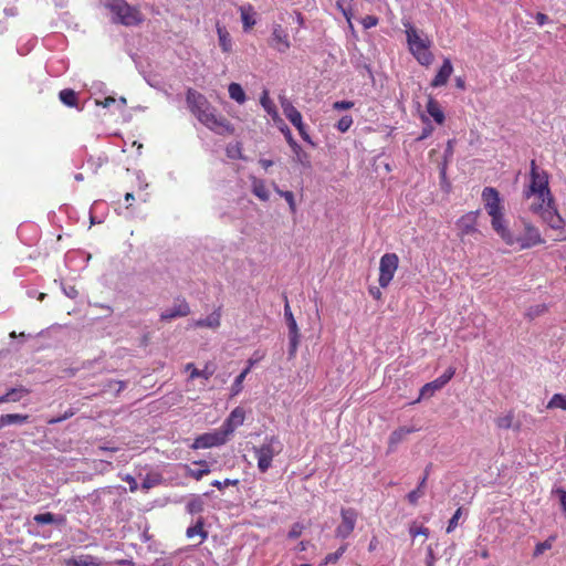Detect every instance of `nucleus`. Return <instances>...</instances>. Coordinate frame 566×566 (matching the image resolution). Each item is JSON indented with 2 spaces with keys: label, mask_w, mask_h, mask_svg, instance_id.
Wrapping results in <instances>:
<instances>
[{
  "label": "nucleus",
  "mask_w": 566,
  "mask_h": 566,
  "mask_svg": "<svg viewBox=\"0 0 566 566\" xmlns=\"http://www.w3.org/2000/svg\"><path fill=\"white\" fill-rule=\"evenodd\" d=\"M186 103L189 111L209 129L218 134L232 133L233 129L229 120L216 114V108L203 94L190 87L186 93Z\"/></svg>",
  "instance_id": "obj_1"
},
{
  "label": "nucleus",
  "mask_w": 566,
  "mask_h": 566,
  "mask_svg": "<svg viewBox=\"0 0 566 566\" xmlns=\"http://www.w3.org/2000/svg\"><path fill=\"white\" fill-rule=\"evenodd\" d=\"M403 25L407 28L406 38L410 53L419 64L430 65L433 61V54L429 50L431 42L428 39H422L412 24L405 23Z\"/></svg>",
  "instance_id": "obj_2"
},
{
  "label": "nucleus",
  "mask_w": 566,
  "mask_h": 566,
  "mask_svg": "<svg viewBox=\"0 0 566 566\" xmlns=\"http://www.w3.org/2000/svg\"><path fill=\"white\" fill-rule=\"evenodd\" d=\"M531 184L528 189L525 190V197L537 196L541 202L548 200V203L554 202V197L548 186V174L539 169L535 160L531 161Z\"/></svg>",
  "instance_id": "obj_3"
},
{
  "label": "nucleus",
  "mask_w": 566,
  "mask_h": 566,
  "mask_svg": "<svg viewBox=\"0 0 566 566\" xmlns=\"http://www.w3.org/2000/svg\"><path fill=\"white\" fill-rule=\"evenodd\" d=\"M103 4L109 9L116 18L114 22L120 23L125 27L138 25L144 21L140 11L129 6L125 0H101Z\"/></svg>",
  "instance_id": "obj_4"
},
{
  "label": "nucleus",
  "mask_w": 566,
  "mask_h": 566,
  "mask_svg": "<svg viewBox=\"0 0 566 566\" xmlns=\"http://www.w3.org/2000/svg\"><path fill=\"white\" fill-rule=\"evenodd\" d=\"M281 451L282 444L276 436H268L262 446L253 447L259 471L265 473L271 468L273 458Z\"/></svg>",
  "instance_id": "obj_5"
},
{
  "label": "nucleus",
  "mask_w": 566,
  "mask_h": 566,
  "mask_svg": "<svg viewBox=\"0 0 566 566\" xmlns=\"http://www.w3.org/2000/svg\"><path fill=\"white\" fill-rule=\"evenodd\" d=\"M531 210L539 214L542 220L553 230H560L565 226V220L558 213L555 201L553 203H548V200L538 202L533 205Z\"/></svg>",
  "instance_id": "obj_6"
},
{
  "label": "nucleus",
  "mask_w": 566,
  "mask_h": 566,
  "mask_svg": "<svg viewBox=\"0 0 566 566\" xmlns=\"http://www.w3.org/2000/svg\"><path fill=\"white\" fill-rule=\"evenodd\" d=\"M281 106L283 109V114L291 122L293 126L296 127L298 134L302 139L315 147L316 144L312 140L311 136L307 133V127L302 120V114L297 111V108L286 98H281Z\"/></svg>",
  "instance_id": "obj_7"
},
{
  "label": "nucleus",
  "mask_w": 566,
  "mask_h": 566,
  "mask_svg": "<svg viewBox=\"0 0 566 566\" xmlns=\"http://www.w3.org/2000/svg\"><path fill=\"white\" fill-rule=\"evenodd\" d=\"M523 224L524 232L520 235L512 233V242L509 245L518 244L521 250H525L545 243L539 230L535 226L526 221H524Z\"/></svg>",
  "instance_id": "obj_8"
},
{
  "label": "nucleus",
  "mask_w": 566,
  "mask_h": 566,
  "mask_svg": "<svg viewBox=\"0 0 566 566\" xmlns=\"http://www.w3.org/2000/svg\"><path fill=\"white\" fill-rule=\"evenodd\" d=\"M399 263L396 253H385L379 262V279L378 283L381 287H387L391 282Z\"/></svg>",
  "instance_id": "obj_9"
},
{
  "label": "nucleus",
  "mask_w": 566,
  "mask_h": 566,
  "mask_svg": "<svg viewBox=\"0 0 566 566\" xmlns=\"http://www.w3.org/2000/svg\"><path fill=\"white\" fill-rule=\"evenodd\" d=\"M340 516L342 522L335 530V536L337 538L345 539L353 533L355 528L357 512L353 507H343L340 510Z\"/></svg>",
  "instance_id": "obj_10"
},
{
  "label": "nucleus",
  "mask_w": 566,
  "mask_h": 566,
  "mask_svg": "<svg viewBox=\"0 0 566 566\" xmlns=\"http://www.w3.org/2000/svg\"><path fill=\"white\" fill-rule=\"evenodd\" d=\"M227 437L228 434L222 429L220 431L203 433L195 439L193 443L191 444V448L207 449L218 447L226 443Z\"/></svg>",
  "instance_id": "obj_11"
},
{
  "label": "nucleus",
  "mask_w": 566,
  "mask_h": 566,
  "mask_svg": "<svg viewBox=\"0 0 566 566\" xmlns=\"http://www.w3.org/2000/svg\"><path fill=\"white\" fill-rule=\"evenodd\" d=\"M454 374V367L450 366L449 368H447L441 376L422 386V388L420 389V398L432 397L436 391L442 389L452 379Z\"/></svg>",
  "instance_id": "obj_12"
},
{
  "label": "nucleus",
  "mask_w": 566,
  "mask_h": 566,
  "mask_svg": "<svg viewBox=\"0 0 566 566\" xmlns=\"http://www.w3.org/2000/svg\"><path fill=\"white\" fill-rule=\"evenodd\" d=\"M269 45L280 53H285L290 46L289 34L281 24H273L272 33L268 41Z\"/></svg>",
  "instance_id": "obj_13"
},
{
  "label": "nucleus",
  "mask_w": 566,
  "mask_h": 566,
  "mask_svg": "<svg viewBox=\"0 0 566 566\" xmlns=\"http://www.w3.org/2000/svg\"><path fill=\"white\" fill-rule=\"evenodd\" d=\"M190 314L189 304L186 300L177 298L174 305L170 308L165 310L160 314V319L168 322L178 317H185Z\"/></svg>",
  "instance_id": "obj_14"
},
{
  "label": "nucleus",
  "mask_w": 566,
  "mask_h": 566,
  "mask_svg": "<svg viewBox=\"0 0 566 566\" xmlns=\"http://www.w3.org/2000/svg\"><path fill=\"white\" fill-rule=\"evenodd\" d=\"M482 199L490 216L502 211L499 191L495 188L485 187L482 191Z\"/></svg>",
  "instance_id": "obj_15"
},
{
  "label": "nucleus",
  "mask_w": 566,
  "mask_h": 566,
  "mask_svg": "<svg viewBox=\"0 0 566 566\" xmlns=\"http://www.w3.org/2000/svg\"><path fill=\"white\" fill-rule=\"evenodd\" d=\"M480 211H470L467 214L462 216L457 221V227L460 231L461 235H469L478 232L476 229V220Z\"/></svg>",
  "instance_id": "obj_16"
},
{
  "label": "nucleus",
  "mask_w": 566,
  "mask_h": 566,
  "mask_svg": "<svg viewBox=\"0 0 566 566\" xmlns=\"http://www.w3.org/2000/svg\"><path fill=\"white\" fill-rule=\"evenodd\" d=\"M244 409L242 407H235L230 412L229 417L226 419L221 428L227 434H230L234 431L237 427L241 426L244 422Z\"/></svg>",
  "instance_id": "obj_17"
},
{
  "label": "nucleus",
  "mask_w": 566,
  "mask_h": 566,
  "mask_svg": "<svg viewBox=\"0 0 566 566\" xmlns=\"http://www.w3.org/2000/svg\"><path fill=\"white\" fill-rule=\"evenodd\" d=\"M491 224L494 231L502 238V240L510 244L512 242V232L505 227L503 212L491 214Z\"/></svg>",
  "instance_id": "obj_18"
},
{
  "label": "nucleus",
  "mask_w": 566,
  "mask_h": 566,
  "mask_svg": "<svg viewBox=\"0 0 566 566\" xmlns=\"http://www.w3.org/2000/svg\"><path fill=\"white\" fill-rule=\"evenodd\" d=\"M431 469H432V463L427 464V467L424 468V471H423V475L420 479L417 488L407 494V500L410 504L416 505L418 503V500L421 496H423L424 488L427 484V480L430 475Z\"/></svg>",
  "instance_id": "obj_19"
},
{
  "label": "nucleus",
  "mask_w": 566,
  "mask_h": 566,
  "mask_svg": "<svg viewBox=\"0 0 566 566\" xmlns=\"http://www.w3.org/2000/svg\"><path fill=\"white\" fill-rule=\"evenodd\" d=\"M453 72L452 63L449 59H444L442 65L440 66L438 73L431 81L432 87H440L448 83L449 77Z\"/></svg>",
  "instance_id": "obj_20"
},
{
  "label": "nucleus",
  "mask_w": 566,
  "mask_h": 566,
  "mask_svg": "<svg viewBox=\"0 0 566 566\" xmlns=\"http://www.w3.org/2000/svg\"><path fill=\"white\" fill-rule=\"evenodd\" d=\"M33 521L39 525L54 524L57 526H64L66 524L65 515L54 514L51 512L36 514L33 516Z\"/></svg>",
  "instance_id": "obj_21"
},
{
  "label": "nucleus",
  "mask_w": 566,
  "mask_h": 566,
  "mask_svg": "<svg viewBox=\"0 0 566 566\" xmlns=\"http://www.w3.org/2000/svg\"><path fill=\"white\" fill-rule=\"evenodd\" d=\"M65 566H102V562L92 555H77L65 559Z\"/></svg>",
  "instance_id": "obj_22"
},
{
  "label": "nucleus",
  "mask_w": 566,
  "mask_h": 566,
  "mask_svg": "<svg viewBox=\"0 0 566 566\" xmlns=\"http://www.w3.org/2000/svg\"><path fill=\"white\" fill-rule=\"evenodd\" d=\"M29 394L30 389L25 388L24 386H17L9 389L4 395L0 396V403L20 401L24 396Z\"/></svg>",
  "instance_id": "obj_23"
},
{
  "label": "nucleus",
  "mask_w": 566,
  "mask_h": 566,
  "mask_svg": "<svg viewBox=\"0 0 566 566\" xmlns=\"http://www.w3.org/2000/svg\"><path fill=\"white\" fill-rule=\"evenodd\" d=\"M426 108L437 124L441 125L444 123L446 116L438 101L430 96Z\"/></svg>",
  "instance_id": "obj_24"
},
{
  "label": "nucleus",
  "mask_w": 566,
  "mask_h": 566,
  "mask_svg": "<svg viewBox=\"0 0 566 566\" xmlns=\"http://www.w3.org/2000/svg\"><path fill=\"white\" fill-rule=\"evenodd\" d=\"M60 101L67 107H74L82 111L83 107L78 106V94L72 88H64L59 93Z\"/></svg>",
  "instance_id": "obj_25"
},
{
  "label": "nucleus",
  "mask_w": 566,
  "mask_h": 566,
  "mask_svg": "<svg viewBox=\"0 0 566 566\" xmlns=\"http://www.w3.org/2000/svg\"><path fill=\"white\" fill-rule=\"evenodd\" d=\"M29 416L28 415H21V413H6L0 416V429L7 426L11 424H24L29 422Z\"/></svg>",
  "instance_id": "obj_26"
},
{
  "label": "nucleus",
  "mask_w": 566,
  "mask_h": 566,
  "mask_svg": "<svg viewBox=\"0 0 566 566\" xmlns=\"http://www.w3.org/2000/svg\"><path fill=\"white\" fill-rule=\"evenodd\" d=\"M205 525V518L202 516H199L195 523V525H191L187 528L186 535L188 538H192L196 535H199L201 537V541L199 544H201L205 539L208 537V532L203 530Z\"/></svg>",
  "instance_id": "obj_27"
},
{
  "label": "nucleus",
  "mask_w": 566,
  "mask_h": 566,
  "mask_svg": "<svg viewBox=\"0 0 566 566\" xmlns=\"http://www.w3.org/2000/svg\"><path fill=\"white\" fill-rule=\"evenodd\" d=\"M241 21L244 31L250 30L255 24V12L251 4L240 7Z\"/></svg>",
  "instance_id": "obj_28"
},
{
  "label": "nucleus",
  "mask_w": 566,
  "mask_h": 566,
  "mask_svg": "<svg viewBox=\"0 0 566 566\" xmlns=\"http://www.w3.org/2000/svg\"><path fill=\"white\" fill-rule=\"evenodd\" d=\"M284 318L289 328V335L300 334L297 323L293 316L287 298L285 297L284 304Z\"/></svg>",
  "instance_id": "obj_29"
},
{
  "label": "nucleus",
  "mask_w": 566,
  "mask_h": 566,
  "mask_svg": "<svg viewBox=\"0 0 566 566\" xmlns=\"http://www.w3.org/2000/svg\"><path fill=\"white\" fill-rule=\"evenodd\" d=\"M193 464L200 465L201 469L193 470V469L187 468V473H186L187 476H190V478L199 481L205 475L210 473V468H209V465H208L206 460L196 461V462H193Z\"/></svg>",
  "instance_id": "obj_30"
},
{
  "label": "nucleus",
  "mask_w": 566,
  "mask_h": 566,
  "mask_svg": "<svg viewBox=\"0 0 566 566\" xmlns=\"http://www.w3.org/2000/svg\"><path fill=\"white\" fill-rule=\"evenodd\" d=\"M217 32L221 50L226 53L230 52L232 50V41L229 32L226 30V28L221 27L217 28Z\"/></svg>",
  "instance_id": "obj_31"
},
{
  "label": "nucleus",
  "mask_w": 566,
  "mask_h": 566,
  "mask_svg": "<svg viewBox=\"0 0 566 566\" xmlns=\"http://www.w3.org/2000/svg\"><path fill=\"white\" fill-rule=\"evenodd\" d=\"M229 96L239 104H243L247 99V95L242 86L238 83H231L228 87Z\"/></svg>",
  "instance_id": "obj_32"
},
{
  "label": "nucleus",
  "mask_w": 566,
  "mask_h": 566,
  "mask_svg": "<svg viewBox=\"0 0 566 566\" xmlns=\"http://www.w3.org/2000/svg\"><path fill=\"white\" fill-rule=\"evenodd\" d=\"M205 509V502L201 496L195 495L186 505V511L191 514H200Z\"/></svg>",
  "instance_id": "obj_33"
},
{
  "label": "nucleus",
  "mask_w": 566,
  "mask_h": 566,
  "mask_svg": "<svg viewBox=\"0 0 566 566\" xmlns=\"http://www.w3.org/2000/svg\"><path fill=\"white\" fill-rule=\"evenodd\" d=\"M252 192L262 201L269 200V191L263 180L255 179L252 185Z\"/></svg>",
  "instance_id": "obj_34"
},
{
  "label": "nucleus",
  "mask_w": 566,
  "mask_h": 566,
  "mask_svg": "<svg viewBox=\"0 0 566 566\" xmlns=\"http://www.w3.org/2000/svg\"><path fill=\"white\" fill-rule=\"evenodd\" d=\"M250 373V366H248L245 369H243L234 379L233 384L231 385V395L237 396L239 392H241L243 388V381L247 377V375Z\"/></svg>",
  "instance_id": "obj_35"
},
{
  "label": "nucleus",
  "mask_w": 566,
  "mask_h": 566,
  "mask_svg": "<svg viewBox=\"0 0 566 566\" xmlns=\"http://www.w3.org/2000/svg\"><path fill=\"white\" fill-rule=\"evenodd\" d=\"M292 151L294 153V155L296 156V160L305 166V167H310L311 165V160H310V155L304 151L302 149V147L296 143V146H290Z\"/></svg>",
  "instance_id": "obj_36"
},
{
  "label": "nucleus",
  "mask_w": 566,
  "mask_h": 566,
  "mask_svg": "<svg viewBox=\"0 0 566 566\" xmlns=\"http://www.w3.org/2000/svg\"><path fill=\"white\" fill-rule=\"evenodd\" d=\"M559 408L566 410V396L563 394H554L547 403V409Z\"/></svg>",
  "instance_id": "obj_37"
},
{
  "label": "nucleus",
  "mask_w": 566,
  "mask_h": 566,
  "mask_svg": "<svg viewBox=\"0 0 566 566\" xmlns=\"http://www.w3.org/2000/svg\"><path fill=\"white\" fill-rule=\"evenodd\" d=\"M412 432V429H409V428H406V427H401L395 431L391 432L390 437H389V443L391 446L394 444H397L399 442L402 441V439L408 434Z\"/></svg>",
  "instance_id": "obj_38"
},
{
  "label": "nucleus",
  "mask_w": 566,
  "mask_h": 566,
  "mask_svg": "<svg viewBox=\"0 0 566 566\" xmlns=\"http://www.w3.org/2000/svg\"><path fill=\"white\" fill-rule=\"evenodd\" d=\"M260 102H261V105L263 106V108L266 111L268 114H270V115H277L275 105L270 99L266 91L263 92V95L261 96Z\"/></svg>",
  "instance_id": "obj_39"
},
{
  "label": "nucleus",
  "mask_w": 566,
  "mask_h": 566,
  "mask_svg": "<svg viewBox=\"0 0 566 566\" xmlns=\"http://www.w3.org/2000/svg\"><path fill=\"white\" fill-rule=\"evenodd\" d=\"M161 481V478L160 475L158 474H147L144 479H143V482H142V489L143 490H149L154 486H156L157 484H159Z\"/></svg>",
  "instance_id": "obj_40"
},
{
  "label": "nucleus",
  "mask_w": 566,
  "mask_h": 566,
  "mask_svg": "<svg viewBox=\"0 0 566 566\" xmlns=\"http://www.w3.org/2000/svg\"><path fill=\"white\" fill-rule=\"evenodd\" d=\"M554 539H555V537L551 536L546 541L537 543L535 546L533 556L537 557V556L542 555L545 551L551 549Z\"/></svg>",
  "instance_id": "obj_41"
},
{
  "label": "nucleus",
  "mask_w": 566,
  "mask_h": 566,
  "mask_svg": "<svg viewBox=\"0 0 566 566\" xmlns=\"http://www.w3.org/2000/svg\"><path fill=\"white\" fill-rule=\"evenodd\" d=\"M77 409L75 408H69L66 411H64L63 415L59 416V417H54V418H51L46 421L48 424H56V423H60L64 420H67L70 419L71 417H73L75 413H76Z\"/></svg>",
  "instance_id": "obj_42"
},
{
  "label": "nucleus",
  "mask_w": 566,
  "mask_h": 566,
  "mask_svg": "<svg viewBox=\"0 0 566 566\" xmlns=\"http://www.w3.org/2000/svg\"><path fill=\"white\" fill-rule=\"evenodd\" d=\"M354 120H353V117L350 115H344L343 117H340V119L337 122V124L335 125V127L340 132V133H346L353 125Z\"/></svg>",
  "instance_id": "obj_43"
},
{
  "label": "nucleus",
  "mask_w": 566,
  "mask_h": 566,
  "mask_svg": "<svg viewBox=\"0 0 566 566\" xmlns=\"http://www.w3.org/2000/svg\"><path fill=\"white\" fill-rule=\"evenodd\" d=\"M300 334H293L289 335V355L290 357H293L297 350L298 343H300Z\"/></svg>",
  "instance_id": "obj_44"
},
{
  "label": "nucleus",
  "mask_w": 566,
  "mask_h": 566,
  "mask_svg": "<svg viewBox=\"0 0 566 566\" xmlns=\"http://www.w3.org/2000/svg\"><path fill=\"white\" fill-rule=\"evenodd\" d=\"M345 549H346V547L342 546L335 553H331V554L326 555L322 565H327V564L337 562V559L344 554Z\"/></svg>",
  "instance_id": "obj_45"
},
{
  "label": "nucleus",
  "mask_w": 566,
  "mask_h": 566,
  "mask_svg": "<svg viewBox=\"0 0 566 566\" xmlns=\"http://www.w3.org/2000/svg\"><path fill=\"white\" fill-rule=\"evenodd\" d=\"M240 483L238 479H226L224 481L214 480L211 482V485L217 488L218 490H222L226 486H235Z\"/></svg>",
  "instance_id": "obj_46"
},
{
  "label": "nucleus",
  "mask_w": 566,
  "mask_h": 566,
  "mask_svg": "<svg viewBox=\"0 0 566 566\" xmlns=\"http://www.w3.org/2000/svg\"><path fill=\"white\" fill-rule=\"evenodd\" d=\"M461 514H462V507H459L454 512L452 517L449 520V522H448L447 533H451V532H453L455 530V527L458 526V521H459Z\"/></svg>",
  "instance_id": "obj_47"
},
{
  "label": "nucleus",
  "mask_w": 566,
  "mask_h": 566,
  "mask_svg": "<svg viewBox=\"0 0 566 566\" xmlns=\"http://www.w3.org/2000/svg\"><path fill=\"white\" fill-rule=\"evenodd\" d=\"M279 128L283 133V135H284V137L286 139V143L289 144V146H296V140L294 139V137L292 135V132L289 128V126L285 123L282 122V125Z\"/></svg>",
  "instance_id": "obj_48"
},
{
  "label": "nucleus",
  "mask_w": 566,
  "mask_h": 566,
  "mask_svg": "<svg viewBox=\"0 0 566 566\" xmlns=\"http://www.w3.org/2000/svg\"><path fill=\"white\" fill-rule=\"evenodd\" d=\"M422 120L426 123V126L422 128V132L420 136L417 138V140H423L428 138L433 132V126L431 125L429 118L422 116Z\"/></svg>",
  "instance_id": "obj_49"
},
{
  "label": "nucleus",
  "mask_w": 566,
  "mask_h": 566,
  "mask_svg": "<svg viewBox=\"0 0 566 566\" xmlns=\"http://www.w3.org/2000/svg\"><path fill=\"white\" fill-rule=\"evenodd\" d=\"M304 530V526L301 523H294L289 531L287 537L295 539L301 536L302 532Z\"/></svg>",
  "instance_id": "obj_50"
},
{
  "label": "nucleus",
  "mask_w": 566,
  "mask_h": 566,
  "mask_svg": "<svg viewBox=\"0 0 566 566\" xmlns=\"http://www.w3.org/2000/svg\"><path fill=\"white\" fill-rule=\"evenodd\" d=\"M512 422H513V416L512 415H506L504 417L497 418V420H496V424L501 429H509V428H511L512 427Z\"/></svg>",
  "instance_id": "obj_51"
},
{
  "label": "nucleus",
  "mask_w": 566,
  "mask_h": 566,
  "mask_svg": "<svg viewBox=\"0 0 566 566\" xmlns=\"http://www.w3.org/2000/svg\"><path fill=\"white\" fill-rule=\"evenodd\" d=\"M213 374V370H210L208 366H206L202 370H199V369H193L192 373H191V378H196V377H202L205 379H209Z\"/></svg>",
  "instance_id": "obj_52"
},
{
  "label": "nucleus",
  "mask_w": 566,
  "mask_h": 566,
  "mask_svg": "<svg viewBox=\"0 0 566 566\" xmlns=\"http://www.w3.org/2000/svg\"><path fill=\"white\" fill-rule=\"evenodd\" d=\"M360 22L364 29H370L378 24L379 19L376 15H366L365 18L361 19Z\"/></svg>",
  "instance_id": "obj_53"
},
{
  "label": "nucleus",
  "mask_w": 566,
  "mask_h": 566,
  "mask_svg": "<svg viewBox=\"0 0 566 566\" xmlns=\"http://www.w3.org/2000/svg\"><path fill=\"white\" fill-rule=\"evenodd\" d=\"M453 143L454 140L453 139H449L448 143H447V147L444 149V154H443V163H449V160L452 158L453 156Z\"/></svg>",
  "instance_id": "obj_54"
},
{
  "label": "nucleus",
  "mask_w": 566,
  "mask_h": 566,
  "mask_svg": "<svg viewBox=\"0 0 566 566\" xmlns=\"http://www.w3.org/2000/svg\"><path fill=\"white\" fill-rule=\"evenodd\" d=\"M354 106L353 101H337L333 104V108L336 111L349 109Z\"/></svg>",
  "instance_id": "obj_55"
},
{
  "label": "nucleus",
  "mask_w": 566,
  "mask_h": 566,
  "mask_svg": "<svg viewBox=\"0 0 566 566\" xmlns=\"http://www.w3.org/2000/svg\"><path fill=\"white\" fill-rule=\"evenodd\" d=\"M282 197L285 199V201L289 203V207L292 212H295V200H294V193L292 191H284L282 192Z\"/></svg>",
  "instance_id": "obj_56"
},
{
  "label": "nucleus",
  "mask_w": 566,
  "mask_h": 566,
  "mask_svg": "<svg viewBox=\"0 0 566 566\" xmlns=\"http://www.w3.org/2000/svg\"><path fill=\"white\" fill-rule=\"evenodd\" d=\"M447 167H448L447 163H442V164L440 165V171H439V174H440V181H441V187H442V188H443L444 186L450 187V184H449V181H448V179H447Z\"/></svg>",
  "instance_id": "obj_57"
},
{
  "label": "nucleus",
  "mask_w": 566,
  "mask_h": 566,
  "mask_svg": "<svg viewBox=\"0 0 566 566\" xmlns=\"http://www.w3.org/2000/svg\"><path fill=\"white\" fill-rule=\"evenodd\" d=\"M124 481H126L129 484L130 492H135L138 489L136 479L134 476H132L130 474H127L124 478Z\"/></svg>",
  "instance_id": "obj_58"
},
{
  "label": "nucleus",
  "mask_w": 566,
  "mask_h": 566,
  "mask_svg": "<svg viewBox=\"0 0 566 566\" xmlns=\"http://www.w3.org/2000/svg\"><path fill=\"white\" fill-rule=\"evenodd\" d=\"M534 19L538 25H544L549 20L548 15L543 12H537Z\"/></svg>",
  "instance_id": "obj_59"
},
{
  "label": "nucleus",
  "mask_w": 566,
  "mask_h": 566,
  "mask_svg": "<svg viewBox=\"0 0 566 566\" xmlns=\"http://www.w3.org/2000/svg\"><path fill=\"white\" fill-rule=\"evenodd\" d=\"M410 534L412 536H417V535H426L428 536L429 534V530L427 527H423V526H420V527H417V528H410Z\"/></svg>",
  "instance_id": "obj_60"
},
{
  "label": "nucleus",
  "mask_w": 566,
  "mask_h": 566,
  "mask_svg": "<svg viewBox=\"0 0 566 566\" xmlns=\"http://www.w3.org/2000/svg\"><path fill=\"white\" fill-rule=\"evenodd\" d=\"M116 103V98L108 96L103 102H96L97 105H102L103 107H109L111 105Z\"/></svg>",
  "instance_id": "obj_61"
},
{
  "label": "nucleus",
  "mask_w": 566,
  "mask_h": 566,
  "mask_svg": "<svg viewBox=\"0 0 566 566\" xmlns=\"http://www.w3.org/2000/svg\"><path fill=\"white\" fill-rule=\"evenodd\" d=\"M171 560L167 558H158L155 560V563L151 566H171Z\"/></svg>",
  "instance_id": "obj_62"
},
{
  "label": "nucleus",
  "mask_w": 566,
  "mask_h": 566,
  "mask_svg": "<svg viewBox=\"0 0 566 566\" xmlns=\"http://www.w3.org/2000/svg\"><path fill=\"white\" fill-rule=\"evenodd\" d=\"M64 293L70 298H75L77 296V294H78V292L76 291V289L74 286H70L69 289H64Z\"/></svg>",
  "instance_id": "obj_63"
},
{
  "label": "nucleus",
  "mask_w": 566,
  "mask_h": 566,
  "mask_svg": "<svg viewBox=\"0 0 566 566\" xmlns=\"http://www.w3.org/2000/svg\"><path fill=\"white\" fill-rule=\"evenodd\" d=\"M259 163L264 169H268L269 167L273 166V160L271 159L261 158Z\"/></svg>",
  "instance_id": "obj_64"
}]
</instances>
